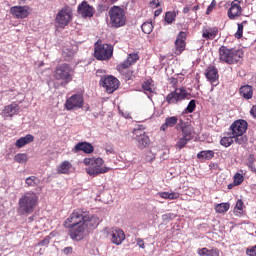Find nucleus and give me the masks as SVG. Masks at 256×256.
Here are the masks:
<instances>
[{
  "label": "nucleus",
  "mask_w": 256,
  "mask_h": 256,
  "mask_svg": "<svg viewBox=\"0 0 256 256\" xmlns=\"http://www.w3.org/2000/svg\"><path fill=\"white\" fill-rule=\"evenodd\" d=\"M56 23L62 29H65L73 21V9L69 6H64L56 15Z\"/></svg>",
  "instance_id": "9"
},
{
  "label": "nucleus",
  "mask_w": 256,
  "mask_h": 256,
  "mask_svg": "<svg viewBox=\"0 0 256 256\" xmlns=\"http://www.w3.org/2000/svg\"><path fill=\"white\" fill-rule=\"evenodd\" d=\"M14 161L15 163H27V161H29V157L27 156L26 153H18L14 156Z\"/></svg>",
  "instance_id": "38"
},
{
  "label": "nucleus",
  "mask_w": 256,
  "mask_h": 256,
  "mask_svg": "<svg viewBox=\"0 0 256 256\" xmlns=\"http://www.w3.org/2000/svg\"><path fill=\"white\" fill-rule=\"evenodd\" d=\"M84 219H85V211H83L82 209H76L65 220L64 227L70 230L77 229L79 225H83Z\"/></svg>",
  "instance_id": "8"
},
{
  "label": "nucleus",
  "mask_w": 256,
  "mask_h": 256,
  "mask_svg": "<svg viewBox=\"0 0 256 256\" xmlns=\"http://www.w3.org/2000/svg\"><path fill=\"white\" fill-rule=\"evenodd\" d=\"M50 241L51 237L46 236L42 241L38 243V245H40V247H45V245H49Z\"/></svg>",
  "instance_id": "48"
},
{
  "label": "nucleus",
  "mask_w": 256,
  "mask_h": 256,
  "mask_svg": "<svg viewBox=\"0 0 256 256\" xmlns=\"http://www.w3.org/2000/svg\"><path fill=\"white\" fill-rule=\"evenodd\" d=\"M137 141L139 149H145L146 147H149V143L151 140H149V136L145 134L142 137L137 138Z\"/></svg>",
  "instance_id": "34"
},
{
  "label": "nucleus",
  "mask_w": 256,
  "mask_h": 256,
  "mask_svg": "<svg viewBox=\"0 0 256 256\" xmlns=\"http://www.w3.org/2000/svg\"><path fill=\"white\" fill-rule=\"evenodd\" d=\"M197 255L199 256H219V249L212 247L210 250L208 248H199L197 250Z\"/></svg>",
  "instance_id": "28"
},
{
  "label": "nucleus",
  "mask_w": 256,
  "mask_h": 256,
  "mask_svg": "<svg viewBox=\"0 0 256 256\" xmlns=\"http://www.w3.org/2000/svg\"><path fill=\"white\" fill-rule=\"evenodd\" d=\"M107 155H113V153H115V150L113 149V147H109L105 149Z\"/></svg>",
  "instance_id": "54"
},
{
  "label": "nucleus",
  "mask_w": 256,
  "mask_h": 256,
  "mask_svg": "<svg viewBox=\"0 0 256 256\" xmlns=\"http://www.w3.org/2000/svg\"><path fill=\"white\" fill-rule=\"evenodd\" d=\"M219 34V28L217 27H206L202 29V37L207 41H213Z\"/></svg>",
  "instance_id": "22"
},
{
  "label": "nucleus",
  "mask_w": 256,
  "mask_h": 256,
  "mask_svg": "<svg viewBox=\"0 0 256 256\" xmlns=\"http://www.w3.org/2000/svg\"><path fill=\"white\" fill-rule=\"evenodd\" d=\"M133 134L136 136V139H140L143 135H145V127L143 125H138L133 130Z\"/></svg>",
  "instance_id": "42"
},
{
  "label": "nucleus",
  "mask_w": 256,
  "mask_h": 256,
  "mask_svg": "<svg viewBox=\"0 0 256 256\" xmlns=\"http://www.w3.org/2000/svg\"><path fill=\"white\" fill-rule=\"evenodd\" d=\"M153 23L152 22H144L141 26L142 31L145 33V35H151L153 33Z\"/></svg>",
  "instance_id": "35"
},
{
  "label": "nucleus",
  "mask_w": 256,
  "mask_h": 256,
  "mask_svg": "<svg viewBox=\"0 0 256 256\" xmlns=\"http://www.w3.org/2000/svg\"><path fill=\"white\" fill-rule=\"evenodd\" d=\"M246 255L256 256V245L246 249Z\"/></svg>",
  "instance_id": "47"
},
{
  "label": "nucleus",
  "mask_w": 256,
  "mask_h": 256,
  "mask_svg": "<svg viewBox=\"0 0 256 256\" xmlns=\"http://www.w3.org/2000/svg\"><path fill=\"white\" fill-rule=\"evenodd\" d=\"M249 167L251 168V171H255V168L252 165H250Z\"/></svg>",
  "instance_id": "62"
},
{
  "label": "nucleus",
  "mask_w": 256,
  "mask_h": 256,
  "mask_svg": "<svg viewBox=\"0 0 256 256\" xmlns=\"http://www.w3.org/2000/svg\"><path fill=\"white\" fill-rule=\"evenodd\" d=\"M161 13H163V10L162 9H158L154 12V16L155 17H159V15H161Z\"/></svg>",
  "instance_id": "57"
},
{
  "label": "nucleus",
  "mask_w": 256,
  "mask_h": 256,
  "mask_svg": "<svg viewBox=\"0 0 256 256\" xmlns=\"http://www.w3.org/2000/svg\"><path fill=\"white\" fill-rule=\"evenodd\" d=\"M191 141L189 138H186L185 136H182L178 139L176 143V149H183L187 143Z\"/></svg>",
  "instance_id": "43"
},
{
  "label": "nucleus",
  "mask_w": 256,
  "mask_h": 256,
  "mask_svg": "<svg viewBox=\"0 0 256 256\" xmlns=\"http://www.w3.org/2000/svg\"><path fill=\"white\" fill-rule=\"evenodd\" d=\"M250 114L252 115V117H256V105H254V106L251 108Z\"/></svg>",
  "instance_id": "55"
},
{
  "label": "nucleus",
  "mask_w": 256,
  "mask_h": 256,
  "mask_svg": "<svg viewBox=\"0 0 256 256\" xmlns=\"http://www.w3.org/2000/svg\"><path fill=\"white\" fill-rule=\"evenodd\" d=\"M233 139H234L233 135L224 136L220 139V145H222V147H231L232 143L235 142Z\"/></svg>",
  "instance_id": "36"
},
{
  "label": "nucleus",
  "mask_w": 256,
  "mask_h": 256,
  "mask_svg": "<svg viewBox=\"0 0 256 256\" xmlns=\"http://www.w3.org/2000/svg\"><path fill=\"white\" fill-rule=\"evenodd\" d=\"M176 17H177V13L175 11H168L165 14L164 20L166 21V23L171 25V23H173V21H175Z\"/></svg>",
  "instance_id": "40"
},
{
  "label": "nucleus",
  "mask_w": 256,
  "mask_h": 256,
  "mask_svg": "<svg viewBox=\"0 0 256 256\" xmlns=\"http://www.w3.org/2000/svg\"><path fill=\"white\" fill-rule=\"evenodd\" d=\"M197 107V104L195 102V100H191L186 108V111L188 113H193V111H195V108Z\"/></svg>",
  "instance_id": "45"
},
{
  "label": "nucleus",
  "mask_w": 256,
  "mask_h": 256,
  "mask_svg": "<svg viewBox=\"0 0 256 256\" xmlns=\"http://www.w3.org/2000/svg\"><path fill=\"white\" fill-rule=\"evenodd\" d=\"M29 221H33V216H30V217H29Z\"/></svg>",
  "instance_id": "63"
},
{
  "label": "nucleus",
  "mask_w": 256,
  "mask_h": 256,
  "mask_svg": "<svg viewBox=\"0 0 256 256\" xmlns=\"http://www.w3.org/2000/svg\"><path fill=\"white\" fill-rule=\"evenodd\" d=\"M233 187H237L235 182L228 185V189H233Z\"/></svg>",
  "instance_id": "59"
},
{
  "label": "nucleus",
  "mask_w": 256,
  "mask_h": 256,
  "mask_svg": "<svg viewBox=\"0 0 256 256\" xmlns=\"http://www.w3.org/2000/svg\"><path fill=\"white\" fill-rule=\"evenodd\" d=\"M189 11H191V9L189 7H184V9H183L184 14L189 13Z\"/></svg>",
  "instance_id": "58"
},
{
  "label": "nucleus",
  "mask_w": 256,
  "mask_h": 256,
  "mask_svg": "<svg viewBox=\"0 0 256 256\" xmlns=\"http://www.w3.org/2000/svg\"><path fill=\"white\" fill-rule=\"evenodd\" d=\"M77 13L78 15H81L83 19H87V17L91 18L93 15H95V8L89 5V2L84 0L81 4L78 5Z\"/></svg>",
  "instance_id": "14"
},
{
  "label": "nucleus",
  "mask_w": 256,
  "mask_h": 256,
  "mask_svg": "<svg viewBox=\"0 0 256 256\" xmlns=\"http://www.w3.org/2000/svg\"><path fill=\"white\" fill-rule=\"evenodd\" d=\"M99 225V217L95 215L89 216L87 212L84 214L83 223L76 228L69 230V235L73 241H81L85 237V229H95Z\"/></svg>",
  "instance_id": "1"
},
{
  "label": "nucleus",
  "mask_w": 256,
  "mask_h": 256,
  "mask_svg": "<svg viewBox=\"0 0 256 256\" xmlns=\"http://www.w3.org/2000/svg\"><path fill=\"white\" fill-rule=\"evenodd\" d=\"M187 32H179L177 35L176 41H175V55H181L183 51H185V48L187 47Z\"/></svg>",
  "instance_id": "15"
},
{
  "label": "nucleus",
  "mask_w": 256,
  "mask_h": 256,
  "mask_svg": "<svg viewBox=\"0 0 256 256\" xmlns=\"http://www.w3.org/2000/svg\"><path fill=\"white\" fill-rule=\"evenodd\" d=\"M177 129L182 131V137H186V139H190V141L193 139V133H195V130L190 123L180 120L177 125Z\"/></svg>",
  "instance_id": "19"
},
{
  "label": "nucleus",
  "mask_w": 256,
  "mask_h": 256,
  "mask_svg": "<svg viewBox=\"0 0 256 256\" xmlns=\"http://www.w3.org/2000/svg\"><path fill=\"white\" fill-rule=\"evenodd\" d=\"M138 61H139V54L131 53L128 55L127 59L121 63L120 67H131V65H135V63Z\"/></svg>",
  "instance_id": "27"
},
{
  "label": "nucleus",
  "mask_w": 256,
  "mask_h": 256,
  "mask_svg": "<svg viewBox=\"0 0 256 256\" xmlns=\"http://www.w3.org/2000/svg\"><path fill=\"white\" fill-rule=\"evenodd\" d=\"M240 95L244 99H252L253 97V87L250 85H245L240 88Z\"/></svg>",
  "instance_id": "31"
},
{
  "label": "nucleus",
  "mask_w": 256,
  "mask_h": 256,
  "mask_svg": "<svg viewBox=\"0 0 256 256\" xmlns=\"http://www.w3.org/2000/svg\"><path fill=\"white\" fill-rule=\"evenodd\" d=\"M205 77L214 87L219 85V70H217V67L213 65L208 66L206 69Z\"/></svg>",
  "instance_id": "17"
},
{
  "label": "nucleus",
  "mask_w": 256,
  "mask_h": 256,
  "mask_svg": "<svg viewBox=\"0 0 256 256\" xmlns=\"http://www.w3.org/2000/svg\"><path fill=\"white\" fill-rule=\"evenodd\" d=\"M241 13H243V8H241V1L239 0L232 1L231 6L228 9L229 19H235L236 17H241Z\"/></svg>",
  "instance_id": "20"
},
{
  "label": "nucleus",
  "mask_w": 256,
  "mask_h": 256,
  "mask_svg": "<svg viewBox=\"0 0 256 256\" xmlns=\"http://www.w3.org/2000/svg\"><path fill=\"white\" fill-rule=\"evenodd\" d=\"M25 183L28 187H37V185L40 183V180L37 178V176H29L26 178Z\"/></svg>",
  "instance_id": "37"
},
{
  "label": "nucleus",
  "mask_w": 256,
  "mask_h": 256,
  "mask_svg": "<svg viewBox=\"0 0 256 256\" xmlns=\"http://www.w3.org/2000/svg\"><path fill=\"white\" fill-rule=\"evenodd\" d=\"M35 141V136L31 134H27L24 137H21L15 142V147L17 149H22V147H25V145H29V143H33Z\"/></svg>",
  "instance_id": "24"
},
{
  "label": "nucleus",
  "mask_w": 256,
  "mask_h": 256,
  "mask_svg": "<svg viewBox=\"0 0 256 256\" xmlns=\"http://www.w3.org/2000/svg\"><path fill=\"white\" fill-rule=\"evenodd\" d=\"M39 203V196L35 192H26L19 198L18 213L20 215H31Z\"/></svg>",
  "instance_id": "3"
},
{
  "label": "nucleus",
  "mask_w": 256,
  "mask_h": 256,
  "mask_svg": "<svg viewBox=\"0 0 256 256\" xmlns=\"http://www.w3.org/2000/svg\"><path fill=\"white\" fill-rule=\"evenodd\" d=\"M213 157H215V152L213 150H203L197 154L198 159H202L205 161H211Z\"/></svg>",
  "instance_id": "32"
},
{
  "label": "nucleus",
  "mask_w": 256,
  "mask_h": 256,
  "mask_svg": "<svg viewBox=\"0 0 256 256\" xmlns=\"http://www.w3.org/2000/svg\"><path fill=\"white\" fill-rule=\"evenodd\" d=\"M244 25H247V20L242 21V23H238V29H237L236 33L234 34V37L236 39H241V37H243Z\"/></svg>",
  "instance_id": "41"
},
{
  "label": "nucleus",
  "mask_w": 256,
  "mask_h": 256,
  "mask_svg": "<svg viewBox=\"0 0 256 256\" xmlns=\"http://www.w3.org/2000/svg\"><path fill=\"white\" fill-rule=\"evenodd\" d=\"M215 7H217V1L212 0L211 4L208 6V8L206 10V15H211V13L213 12V9H215Z\"/></svg>",
  "instance_id": "46"
},
{
  "label": "nucleus",
  "mask_w": 256,
  "mask_h": 256,
  "mask_svg": "<svg viewBox=\"0 0 256 256\" xmlns=\"http://www.w3.org/2000/svg\"><path fill=\"white\" fill-rule=\"evenodd\" d=\"M73 68L67 63L59 64L53 71V77L56 81H63L66 85L73 81Z\"/></svg>",
  "instance_id": "6"
},
{
  "label": "nucleus",
  "mask_w": 256,
  "mask_h": 256,
  "mask_svg": "<svg viewBox=\"0 0 256 256\" xmlns=\"http://www.w3.org/2000/svg\"><path fill=\"white\" fill-rule=\"evenodd\" d=\"M83 105H85L83 94H74L66 99L64 108L66 111H77V109H82Z\"/></svg>",
  "instance_id": "10"
},
{
  "label": "nucleus",
  "mask_w": 256,
  "mask_h": 256,
  "mask_svg": "<svg viewBox=\"0 0 256 256\" xmlns=\"http://www.w3.org/2000/svg\"><path fill=\"white\" fill-rule=\"evenodd\" d=\"M100 85L106 89L107 93H115L119 89V79L115 76L102 77Z\"/></svg>",
  "instance_id": "12"
},
{
  "label": "nucleus",
  "mask_w": 256,
  "mask_h": 256,
  "mask_svg": "<svg viewBox=\"0 0 256 256\" xmlns=\"http://www.w3.org/2000/svg\"><path fill=\"white\" fill-rule=\"evenodd\" d=\"M219 59L222 63H226L227 65H237V63H241L245 53L241 49L229 48L225 45H222L219 50Z\"/></svg>",
  "instance_id": "2"
},
{
  "label": "nucleus",
  "mask_w": 256,
  "mask_h": 256,
  "mask_svg": "<svg viewBox=\"0 0 256 256\" xmlns=\"http://www.w3.org/2000/svg\"><path fill=\"white\" fill-rule=\"evenodd\" d=\"M136 243L140 249H145V241L142 238H137Z\"/></svg>",
  "instance_id": "52"
},
{
  "label": "nucleus",
  "mask_w": 256,
  "mask_h": 256,
  "mask_svg": "<svg viewBox=\"0 0 256 256\" xmlns=\"http://www.w3.org/2000/svg\"><path fill=\"white\" fill-rule=\"evenodd\" d=\"M187 95H189V93H187L185 88H176L175 91L166 96V102H168L169 105H175L183 101V99H187Z\"/></svg>",
  "instance_id": "11"
},
{
  "label": "nucleus",
  "mask_w": 256,
  "mask_h": 256,
  "mask_svg": "<svg viewBox=\"0 0 256 256\" xmlns=\"http://www.w3.org/2000/svg\"><path fill=\"white\" fill-rule=\"evenodd\" d=\"M83 163L86 166H90L86 168V173L91 177H97L98 175H103L111 171V168L103 167L105 161L102 158H85Z\"/></svg>",
  "instance_id": "4"
},
{
  "label": "nucleus",
  "mask_w": 256,
  "mask_h": 256,
  "mask_svg": "<svg viewBox=\"0 0 256 256\" xmlns=\"http://www.w3.org/2000/svg\"><path fill=\"white\" fill-rule=\"evenodd\" d=\"M150 5H152V7H153V6L159 7V0H152V1L150 2Z\"/></svg>",
  "instance_id": "56"
},
{
  "label": "nucleus",
  "mask_w": 256,
  "mask_h": 256,
  "mask_svg": "<svg viewBox=\"0 0 256 256\" xmlns=\"http://www.w3.org/2000/svg\"><path fill=\"white\" fill-rule=\"evenodd\" d=\"M72 169H73V164L65 160L57 166V173H59L60 175H69Z\"/></svg>",
  "instance_id": "25"
},
{
  "label": "nucleus",
  "mask_w": 256,
  "mask_h": 256,
  "mask_svg": "<svg viewBox=\"0 0 256 256\" xmlns=\"http://www.w3.org/2000/svg\"><path fill=\"white\" fill-rule=\"evenodd\" d=\"M62 253H63L64 255H72V254H73V247H71V246L65 247V248L62 250Z\"/></svg>",
  "instance_id": "49"
},
{
  "label": "nucleus",
  "mask_w": 256,
  "mask_h": 256,
  "mask_svg": "<svg viewBox=\"0 0 256 256\" xmlns=\"http://www.w3.org/2000/svg\"><path fill=\"white\" fill-rule=\"evenodd\" d=\"M74 153H79L80 151H83V153L91 154L93 151H95V148L93 147V144L88 142H79L77 143L74 148L72 149Z\"/></svg>",
  "instance_id": "21"
},
{
  "label": "nucleus",
  "mask_w": 256,
  "mask_h": 256,
  "mask_svg": "<svg viewBox=\"0 0 256 256\" xmlns=\"http://www.w3.org/2000/svg\"><path fill=\"white\" fill-rule=\"evenodd\" d=\"M19 104L13 102L7 106L4 107L2 114L4 117H13L19 113Z\"/></svg>",
  "instance_id": "23"
},
{
  "label": "nucleus",
  "mask_w": 256,
  "mask_h": 256,
  "mask_svg": "<svg viewBox=\"0 0 256 256\" xmlns=\"http://www.w3.org/2000/svg\"><path fill=\"white\" fill-rule=\"evenodd\" d=\"M192 11H199V5H196L192 8Z\"/></svg>",
  "instance_id": "61"
},
{
  "label": "nucleus",
  "mask_w": 256,
  "mask_h": 256,
  "mask_svg": "<svg viewBox=\"0 0 256 256\" xmlns=\"http://www.w3.org/2000/svg\"><path fill=\"white\" fill-rule=\"evenodd\" d=\"M233 137H234L235 143H237L238 145H241L242 147H245V145H247V141H248L247 135L236 134Z\"/></svg>",
  "instance_id": "33"
},
{
  "label": "nucleus",
  "mask_w": 256,
  "mask_h": 256,
  "mask_svg": "<svg viewBox=\"0 0 256 256\" xmlns=\"http://www.w3.org/2000/svg\"><path fill=\"white\" fill-rule=\"evenodd\" d=\"M108 15L110 17V25L115 29L123 27L127 23V16L125 10L120 6H113L109 9Z\"/></svg>",
  "instance_id": "5"
},
{
  "label": "nucleus",
  "mask_w": 256,
  "mask_h": 256,
  "mask_svg": "<svg viewBox=\"0 0 256 256\" xmlns=\"http://www.w3.org/2000/svg\"><path fill=\"white\" fill-rule=\"evenodd\" d=\"M108 236L113 245H121L125 241V232L121 228H112Z\"/></svg>",
  "instance_id": "16"
},
{
  "label": "nucleus",
  "mask_w": 256,
  "mask_h": 256,
  "mask_svg": "<svg viewBox=\"0 0 256 256\" xmlns=\"http://www.w3.org/2000/svg\"><path fill=\"white\" fill-rule=\"evenodd\" d=\"M117 71L122 75L125 81H131V77H133V71L129 70V67L122 66L121 63L116 66Z\"/></svg>",
  "instance_id": "26"
},
{
  "label": "nucleus",
  "mask_w": 256,
  "mask_h": 256,
  "mask_svg": "<svg viewBox=\"0 0 256 256\" xmlns=\"http://www.w3.org/2000/svg\"><path fill=\"white\" fill-rule=\"evenodd\" d=\"M175 199H179V193H177V192H169V201H173Z\"/></svg>",
  "instance_id": "51"
},
{
  "label": "nucleus",
  "mask_w": 256,
  "mask_h": 256,
  "mask_svg": "<svg viewBox=\"0 0 256 256\" xmlns=\"http://www.w3.org/2000/svg\"><path fill=\"white\" fill-rule=\"evenodd\" d=\"M231 204L229 203H220L215 206L216 213H227V210L230 209Z\"/></svg>",
  "instance_id": "39"
},
{
  "label": "nucleus",
  "mask_w": 256,
  "mask_h": 256,
  "mask_svg": "<svg viewBox=\"0 0 256 256\" xmlns=\"http://www.w3.org/2000/svg\"><path fill=\"white\" fill-rule=\"evenodd\" d=\"M142 89L146 95H152V93H155V84L153 80L149 79L143 82Z\"/></svg>",
  "instance_id": "30"
},
{
  "label": "nucleus",
  "mask_w": 256,
  "mask_h": 256,
  "mask_svg": "<svg viewBox=\"0 0 256 256\" xmlns=\"http://www.w3.org/2000/svg\"><path fill=\"white\" fill-rule=\"evenodd\" d=\"M177 121H179L177 116L167 117L165 119V123L161 125L160 131H165L166 129H169V127H175L177 124Z\"/></svg>",
  "instance_id": "29"
},
{
  "label": "nucleus",
  "mask_w": 256,
  "mask_h": 256,
  "mask_svg": "<svg viewBox=\"0 0 256 256\" xmlns=\"http://www.w3.org/2000/svg\"><path fill=\"white\" fill-rule=\"evenodd\" d=\"M243 207H245L244 203H243V200H238L236 202V206H235V209H238V211H243Z\"/></svg>",
  "instance_id": "50"
},
{
  "label": "nucleus",
  "mask_w": 256,
  "mask_h": 256,
  "mask_svg": "<svg viewBox=\"0 0 256 256\" xmlns=\"http://www.w3.org/2000/svg\"><path fill=\"white\" fill-rule=\"evenodd\" d=\"M249 127V124L243 120V119H238L235 120L231 125H230V135H245L247 132V128Z\"/></svg>",
  "instance_id": "13"
},
{
  "label": "nucleus",
  "mask_w": 256,
  "mask_h": 256,
  "mask_svg": "<svg viewBox=\"0 0 256 256\" xmlns=\"http://www.w3.org/2000/svg\"><path fill=\"white\" fill-rule=\"evenodd\" d=\"M29 6H13L10 13L15 19H27L29 17Z\"/></svg>",
  "instance_id": "18"
},
{
  "label": "nucleus",
  "mask_w": 256,
  "mask_h": 256,
  "mask_svg": "<svg viewBox=\"0 0 256 256\" xmlns=\"http://www.w3.org/2000/svg\"><path fill=\"white\" fill-rule=\"evenodd\" d=\"M158 195L161 199H169V192H159Z\"/></svg>",
  "instance_id": "53"
},
{
  "label": "nucleus",
  "mask_w": 256,
  "mask_h": 256,
  "mask_svg": "<svg viewBox=\"0 0 256 256\" xmlns=\"http://www.w3.org/2000/svg\"><path fill=\"white\" fill-rule=\"evenodd\" d=\"M243 181H245V178L242 176L241 173H236L234 175V185L239 186L241 185V183H243Z\"/></svg>",
  "instance_id": "44"
},
{
  "label": "nucleus",
  "mask_w": 256,
  "mask_h": 256,
  "mask_svg": "<svg viewBox=\"0 0 256 256\" xmlns=\"http://www.w3.org/2000/svg\"><path fill=\"white\" fill-rule=\"evenodd\" d=\"M94 57L97 61H109L113 57V46L110 44H101L98 40L94 44Z\"/></svg>",
  "instance_id": "7"
},
{
  "label": "nucleus",
  "mask_w": 256,
  "mask_h": 256,
  "mask_svg": "<svg viewBox=\"0 0 256 256\" xmlns=\"http://www.w3.org/2000/svg\"><path fill=\"white\" fill-rule=\"evenodd\" d=\"M118 0H106L107 3H110L111 5H113V3H117Z\"/></svg>",
  "instance_id": "60"
}]
</instances>
